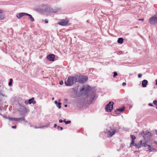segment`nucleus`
Returning a JSON list of instances; mask_svg holds the SVG:
<instances>
[{
    "instance_id": "obj_49",
    "label": "nucleus",
    "mask_w": 157,
    "mask_h": 157,
    "mask_svg": "<svg viewBox=\"0 0 157 157\" xmlns=\"http://www.w3.org/2000/svg\"><path fill=\"white\" fill-rule=\"evenodd\" d=\"M25 121V122H27V121H25H25Z\"/></svg>"
},
{
    "instance_id": "obj_8",
    "label": "nucleus",
    "mask_w": 157,
    "mask_h": 157,
    "mask_svg": "<svg viewBox=\"0 0 157 157\" xmlns=\"http://www.w3.org/2000/svg\"><path fill=\"white\" fill-rule=\"evenodd\" d=\"M88 80V78L87 76H82L80 78H79L78 79V82H81V83H84L86 82Z\"/></svg>"
},
{
    "instance_id": "obj_3",
    "label": "nucleus",
    "mask_w": 157,
    "mask_h": 157,
    "mask_svg": "<svg viewBox=\"0 0 157 157\" xmlns=\"http://www.w3.org/2000/svg\"><path fill=\"white\" fill-rule=\"evenodd\" d=\"M136 147L139 148L142 147H147V142L146 141L140 140L139 142L137 144H135Z\"/></svg>"
},
{
    "instance_id": "obj_17",
    "label": "nucleus",
    "mask_w": 157,
    "mask_h": 157,
    "mask_svg": "<svg viewBox=\"0 0 157 157\" xmlns=\"http://www.w3.org/2000/svg\"><path fill=\"white\" fill-rule=\"evenodd\" d=\"M147 133H149V132H144V131H143L141 133V134L142 135V136L144 138H146V136H145V135L147 134Z\"/></svg>"
},
{
    "instance_id": "obj_18",
    "label": "nucleus",
    "mask_w": 157,
    "mask_h": 157,
    "mask_svg": "<svg viewBox=\"0 0 157 157\" xmlns=\"http://www.w3.org/2000/svg\"><path fill=\"white\" fill-rule=\"evenodd\" d=\"M26 15L29 16V19L31 21H34V18L32 17V16L31 15L27 13V14H26Z\"/></svg>"
},
{
    "instance_id": "obj_38",
    "label": "nucleus",
    "mask_w": 157,
    "mask_h": 157,
    "mask_svg": "<svg viewBox=\"0 0 157 157\" xmlns=\"http://www.w3.org/2000/svg\"><path fill=\"white\" fill-rule=\"evenodd\" d=\"M148 105L150 106H152L153 105L152 104L149 103L148 104Z\"/></svg>"
},
{
    "instance_id": "obj_7",
    "label": "nucleus",
    "mask_w": 157,
    "mask_h": 157,
    "mask_svg": "<svg viewBox=\"0 0 157 157\" xmlns=\"http://www.w3.org/2000/svg\"><path fill=\"white\" fill-rule=\"evenodd\" d=\"M69 22V20L67 19L61 20L58 22V24L60 25L64 26L67 25Z\"/></svg>"
},
{
    "instance_id": "obj_20",
    "label": "nucleus",
    "mask_w": 157,
    "mask_h": 157,
    "mask_svg": "<svg viewBox=\"0 0 157 157\" xmlns=\"http://www.w3.org/2000/svg\"><path fill=\"white\" fill-rule=\"evenodd\" d=\"M90 96V99L92 101H93L94 100V98L95 97L94 94H92Z\"/></svg>"
},
{
    "instance_id": "obj_15",
    "label": "nucleus",
    "mask_w": 157,
    "mask_h": 157,
    "mask_svg": "<svg viewBox=\"0 0 157 157\" xmlns=\"http://www.w3.org/2000/svg\"><path fill=\"white\" fill-rule=\"evenodd\" d=\"M147 147H148V150L147 151H149V152H151L153 151V150H154L153 147L152 146L150 145H147Z\"/></svg>"
},
{
    "instance_id": "obj_24",
    "label": "nucleus",
    "mask_w": 157,
    "mask_h": 157,
    "mask_svg": "<svg viewBox=\"0 0 157 157\" xmlns=\"http://www.w3.org/2000/svg\"><path fill=\"white\" fill-rule=\"evenodd\" d=\"M61 103L60 102H59L58 104H57L56 105L57 107L59 109L61 108Z\"/></svg>"
},
{
    "instance_id": "obj_11",
    "label": "nucleus",
    "mask_w": 157,
    "mask_h": 157,
    "mask_svg": "<svg viewBox=\"0 0 157 157\" xmlns=\"http://www.w3.org/2000/svg\"><path fill=\"white\" fill-rule=\"evenodd\" d=\"M55 58V55L51 54H49L47 57V59L48 60L52 61H53L54 60Z\"/></svg>"
},
{
    "instance_id": "obj_43",
    "label": "nucleus",
    "mask_w": 157,
    "mask_h": 157,
    "mask_svg": "<svg viewBox=\"0 0 157 157\" xmlns=\"http://www.w3.org/2000/svg\"><path fill=\"white\" fill-rule=\"evenodd\" d=\"M154 143L157 144V142L156 141H154Z\"/></svg>"
},
{
    "instance_id": "obj_47",
    "label": "nucleus",
    "mask_w": 157,
    "mask_h": 157,
    "mask_svg": "<svg viewBox=\"0 0 157 157\" xmlns=\"http://www.w3.org/2000/svg\"><path fill=\"white\" fill-rule=\"evenodd\" d=\"M87 98H89L90 97L88 95H87Z\"/></svg>"
},
{
    "instance_id": "obj_31",
    "label": "nucleus",
    "mask_w": 157,
    "mask_h": 157,
    "mask_svg": "<svg viewBox=\"0 0 157 157\" xmlns=\"http://www.w3.org/2000/svg\"><path fill=\"white\" fill-rule=\"evenodd\" d=\"M142 76V74H139L138 75V77L139 78H140V77H141Z\"/></svg>"
},
{
    "instance_id": "obj_46",
    "label": "nucleus",
    "mask_w": 157,
    "mask_h": 157,
    "mask_svg": "<svg viewBox=\"0 0 157 157\" xmlns=\"http://www.w3.org/2000/svg\"><path fill=\"white\" fill-rule=\"evenodd\" d=\"M67 105H65L64 106L65 107H67Z\"/></svg>"
},
{
    "instance_id": "obj_5",
    "label": "nucleus",
    "mask_w": 157,
    "mask_h": 157,
    "mask_svg": "<svg viewBox=\"0 0 157 157\" xmlns=\"http://www.w3.org/2000/svg\"><path fill=\"white\" fill-rule=\"evenodd\" d=\"M114 103L113 101H110L106 105L105 109L106 112H110L113 109Z\"/></svg>"
},
{
    "instance_id": "obj_41",
    "label": "nucleus",
    "mask_w": 157,
    "mask_h": 157,
    "mask_svg": "<svg viewBox=\"0 0 157 157\" xmlns=\"http://www.w3.org/2000/svg\"><path fill=\"white\" fill-rule=\"evenodd\" d=\"M139 21H144V19H139Z\"/></svg>"
},
{
    "instance_id": "obj_23",
    "label": "nucleus",
    "mask_w": 157,
    "mask_h": 157,
    "mask_svg": "<svg viewBox=\"0 0 157 157\" xmlns=\"http://www.w3.org/2000/svg\"><path fill=\"white\" fill-rule=\"evenodd\" d=\"M135 140H132V142L130 144V146L131 147L132 145H134L135 144H136V143H135Z\"/></svg>"
},
{
    "instance_id": "obj_45",
    "label": "nucleus",
    "mask_w": 157,
    "mask_h": 157,
    "mask_svg": "<svg viewBox=\"0 0 157 157\" xmlns=\"http://www.w3.org/2000/svg\"><path fill=\"white\" fill-rule=\"evenodd\" d=\"M155 81H156V85H157V79Z\"/></svg>"
},
{
    "instance_id": "obj_25",
    "label": "nucleus",
    "mask_w": 157,
    "mask_h": 157,
    "mask_svg": "<svg viewBox=\"0 0 157 157\" xmlns=\"http://www.w3.org/2000/svg\"><path fill=\"white\" fill-rule=\"evenodd\" d=\"M131 137L132 139V140H135L136 138V137L133 135H131Z\"/></svg>"
},
{
    "instance_id": "obj_34",
    "label": "nucleus",
    "mask_w": 157,
    "mask_h": 157,
    "mask_svg": "<svg viewBox=\"0 0 157 157\" xmlns=\"http://www.w3.org/2000/svg\"><path fill=\"white\" fill-rule=\"evenodd\" d=\"M17 118H13V121H17Z\"/></svg>"
},
{
    "instance_id": "obj_30",
    "label": "nucleus",
    "mask_w": 157,
    "mask_h": 157,
    "mask_svg": "<svg viewBox=\"0 0 157 157\" xmlns=\"http://www.w3.org/2000/svg\"><path fill=\"white\" fill-rule=\"evenodd\" d=\"M0 94L3 97H7L6 96V95L5 94H4L2 92H0Z\"/></svg>"
},
{
    "instance_id": "obj_16",
    "label": "nucleus",
    "mask_w": 157,
    "mask_h": 157,
    "mask_svg": "<svg viewBox=\"0 0 157 157\" xmlns=\"http://www.w3.org/2000/svg\"><path fill=\"white\" fill-rule=\"evenodd\" d=\"M22 121H25V118L24 117L21 118H17V121L20 122Z\"/></svg>"
},
{
    "instance_id": "obj_2",
    "label": "nucleus",
    "mask_w": 157,
    "mask_h": 157,
    "mask_svg": "<svg viewBox=\"0 0 157 157\" xmlns=\"http://www.w3.org/2000/svg\"><path fill=\"white\" fill-rule=\"evenodd\" d=\"M116 132V130L114 128H108L105 131L106 134L108 137H111Z\"/></svg>"
},
{
    "instance_id": "obj_36",
    "label": "nucleus",
    "mask_w": 157,
    "mask_h": 157,
    "mask_svg": "<svg viewBox=\"0 0 157 157\" xmlns=\"http://www.w3.org/2000/svg\"><path fill=\"white\" fill-rule=\"evenodd\" d=\"M63 121L62 119L59 120V122L60 123H62L63 122Z\"/></svg>"
},
{
    "instance_id": "obj_52",
    "label": "nucleus",
    "mask_w": 157,
    "mask_h": 157,
    "mask_svg": "<svg viewBox=\"0 0 157 157\" xmlns=\"http://www.w3.org/2000/svg\"><path fill=\"white\" fill-rule=\"evenodd\" d=\"M156 109H157V107H156Z\"/></svg>"
},
{
    "instance_id": "obj_39",
    "label": "nucleus",
    "mask_w": 157,
    "mask_h": 157,
    "mask_svg": "<svg viewBox=\"0 0 157 157\" xmlns=\"http://www.w3.org/2000/svg\"><path fill=\"white\" fill-rule=\"evenodd\" d=\"M59 127V126H58V128ZM60 129L61 130H63V128L62 127H59Z\"/></svg>"
},
{
    "instance_id": "obj_48",
    "label": "nucleus",
    "mask_w": 157,
    "mask_h": 157,
    "mask_svg": "<svg viewBox=\"0 0 157 157\" xmlns=\"http://www.w3.org/2000/svg\"><path fill=\"white\" fill-rule=\"evenodd\" d=\"M156 134L157 135V131L155 132Z\"/></svg>"
},
{
    "instance_id": "obj_19",
    "label": "nucleus",
    "mask_w": 157,
    "mask_h": 157,
    "mask_svg": "<svg viewBox=\"0 0 157 157\" xmlns=\"http://www.w3.org/2000/svg\"><path fill=\"white\" fill-rule=\"evenodd\" d=\"M4 16L2 14V12L1 10H0V20L3 19Z\"/></svg>"
},
{
    "instance_id": "obj_28",
    "label": "nucleus",
    "mask_w": 157,
    "mask_h": 157,
    "mask_svg": "<svg viewBox=\"0 0 157 157\" xmlns=\"http://www.w3.org/2000/svg\"><path fill=\"white\" fill-rule=\"evenodd\" d=\"M64 122L66 124H70L71 122V121H64Z\"/></svg>"
},
{
    "instance_id": "obj_42",
    "label": "nucleus",
    "mask_w": 157,
    "mask_h": 157,
    "mask_svg": "<svg viewBox=\"0 0 157 157\" xmlns=\"http://www.w3.org/2000/svg\"><path fill=\"white\" fill-rule=\"evenodd\" d=\"M57 126V124H55L54 125V127L56 128Z\"/></svg>"
},
{
    "instance_id": "obj_33",
    "label": "nucleus",
    "mask_w": 157,
    "mask_h": 157,
    "mask_svg": "<svg viewBox=\"0 0 157 157\" xmlns=\"http://www.w3.org/2000/svg\"><path fill=\"white\" fill-rule=\"evenodd\" d=\"M44 22L46 23H48V21L46 19L45 20H44Z\"/></svg>"
},
{
    "instance_id": "obj_40",
    "label": "nucleus",
    "mask_w": 157,
    "mask_h": 157,
    "mask_svg": "<svg viewBox=\"0 0 157 157\" xmlns=\"http://www.w3.org/2000/svg\"><path fill=\"white\" fill-rule=\"evenodd\" d=\"M59 102H58L57 101H55V103L56 104V105H57V104H58Z\"/></svg>"
},
{
    "instance_id": "obj_9",
    "label": "nucleus",
    "mask_w": 157,
    "mask_h": 157,
    "mask_svg": "<svg viewBox=\"0 0 157 157\" xmlns=\"http://www.w3.org/2000/svg\"><path fill=\"white\" fill-rule=\"evenodd\" d=\"M25 103L26 104H36V102L34 100V98H31L28 100H25Z\"/></svg>"
},
{
    "instance_id": "obj_13",
    "label": "nucleus",
    "mask_w": 157,
    "mask_h": 157,
    "mask_svg": "<svg viewBox=\"0 0 157 157\" xmlns=\"http://www.w3.org/2000/svg\"><path fill=\"white\" fill-rule=\"evenodd\" d=\"M26 13H21L17 14V16L18 18H20L25 15H26Z\"/></svg>"
},
{
    "instance_id": "obj_4",
    "label": "nucleus",
    "mask_w": 157,
    "mask_h": 157,
    "mask_svg": "<svg viewBox=\"0 0 157 157\" xmlns=\"http://www.w3.org/2000/svg\"><path fill=\"white\" fill-rule=\"evenodd\" d=\"M90 90V87L89 86H84L82 88L81 90L80 93L81 94H84L86 95V94L89 93Z\"/></svg>"
},
{
    "instance_id": "obj_1",
    "label": "nucleus",
    "mask_w": 157,
    "mask_h": 157,
    "mask_svg": "<svg viewBox=\"0 0 157 157\" xmlns=\"http://www.w3.org/2000/svg\"><path fill=\"white\" fill-rule=\"evenodd\" d=\"M77 81L78 79L77 77L69 76L67 80H65V83L67 86H69L74 84Z\"/></svg>"
},
{
    "instance_id": "obj_14",
    "label": "nucleus",
    "mask_w": 157,
    "mask_h": 157,
    "mask_svg": "<svg viewBox=\"0 0 157 157\" xmlns=\"http://www.w3.org/2000/svg\"><path fill=\"white\" fill-rule=\"evenodd\" d=\"M148 81L146 80H144L142 82V86L144 87H145L147 86Z\"/></svg>"
},
{
    "instance_id": "obj_35",
    "label": "nucleus",
    "mask_w": 157,
    "mask_h": 157,
    "mask_svg": "<svg viewBox=\"0 0 157 157\" xmlns=\"http://www.w3.org/2000/svg\"><path fill=\"white\" fill-rule=\"evenodd\" d=\"M16 128V125L13 126H12V128Z\"/></svg>"
},
{
    "instance_id": "obj_21",
    "label": "nucleus",
    "mask_w": 157,
    "mask_h": 157,
    "mask_svg": "<svg viewBox=\"0 0 157 157\" xmlns=\"http://www.w3.org/2000/svg\"><path fill=\"white\" fill-rule=\"evenodd\" d=\"M12 82H13L12 79V78L10 79L9 82L8 84V85L9 86H12Z\"/></svg>"
},
{
    "instance_id": "obj_53",
    "label": "nucleus",
    "mask_w": 157,
    "mask_h": 157,
    "mask_svg": "<svg viewBox=\"0 0 157 157\" xmlns=\"http://www.w3.org/2000/svg\"><path fill=\"white\" fill-rule=\"evenodd\" d=\"M1 87V86L0 85V87Z\"/></svg>"
},
{
    "instance_id": "obj_10",
    "label": "nucleus",
    "mask_w": 157,
    "mask_h": 157,
    "mask_svg": "<svg viewBox=\"0 0 157 157\" xmlns=\"http://www.w3.org/2000/svg\"><path fill=\"white\" fill-rule=\"evenodd\" d=\"M21 109H22V110L21 111H20L21 114V115H24V114L25 113H26L27 112V109L24 106H22Z\"/></svg>"
},
{
    "instance_id": "obj_22",
    "label": "nucleus",
    "mask_w": 157,
    "mask_h": 157,
    "mask_svg": "<svg viewBox=\"0 0 157 157\" xmlns=\"http://www.w3.org/2000/svg\"><path fill=\"white\" fill-rule=\"evenodd\" d=\"M5 118L6 119H8L9 121H13V118L11 117H5Z\"/></svg>"
},
{
    "instance_id": "obj_12",
    "label": "nucleus",
    "mask_w": 157,
    "mask_h": 157,
    "mask_svg": "<svg viewBox=\"0 0 157 157\" xmlns=\"http://www.w3.org/2000/svg\"><path fill=\"white\" fill-rule=\"evenodd\" d=\"M124 107L122 108L117 109L115 110V112L116 114H119L121 112H123L124 111Z\"/></svg>"
},
{
    "instance_id": "obj_26",
    "label": "nucleus",
    "mask_w": 157,
    "mask_h": 157,
    "mask_svg": "<svg viewBox=\"0 0 157 157\" xmlns=\"http://www.w3.org/2000/svg\"><path fill=\"white\" fill-rule=\"evenodd\" d=\"M123 40H117V42L119 43L122 44L123 43Z\"/></svg>"
},
{
    "instance_id": "obj_29",
    "label": "nucleus",
    "mask_w": 157,
    "mask_h": 157,
    "mask_svg": "<svg viewBox=\"0 0 157 157\" xmlns=\"http://www.w3.org/2000/svg\"><path fill=\"white\" fill-rule=\"evenodd\" d=\"M117 75V74L116 72H114V75H113V77L114 78H115L116 76Z\"/></svg>"
},
{
    "instance_id": "obj_51",
    "label": "nucleus",
    "mask_w": 157,
    "mask_h": 157,
    "mask_svg": "<svg viewBox=\"0 0 157 157\" xmlns=\"http://www.w3.org/2000/svg\"><path fill=\"white\" fill-rule=\"evenodd\" d=\"M0 115H2V114H1L0 113Z\"/></svg>"
},
{
    "instance_id": "obj_27",
    "label": "nucleus",
    "mask_w": 157,
    "mask_h": 157,
    "mask_svg": "<svg viewBox=\"0 0 157 157\" xmlns=\"http://www.w3.org/2000/svg\"><path fill=\"white\" fill-rule=\"evenodd\" d=\"M153 103L154 105L157 106V101L156 100H154Z\"/></svg>"
},
{
    "instance_id": "obj_37",
    "label": "nucleus",
    "mask_w": 157,
    "mask_h": 157,
    "mask_svg": "<svg viewBox=\"0 0 157 157\" xmlns=\"http://www.w3.org/2000/svg\"><path fill=\"white\" fill-rule=\"evenodd\" d=\"M126 85V83L125 82H124L122 83V85L123 86H125Z\"/></svg>"
},
{
    "instance_id": "obj_50",
    "label": "nucleus",
    "mask_w": 157,
    "mask_h": 157,
    "mask_svg": "<svg viewBox=\"0 0 157 157\" xmlns=\"http://www.w3.org/2000/svg\"><path fill=\"white\" fill-rule=\"evenodd\" d=\"M63 121L64 122V121H65V120H63Z\"/></svg>"
},
{
    "instance_id": "obj_44",
    "label": "nucleus",
    "mask_w": 157,
    "mask_h": 157,
    "mask_svg": "<svg viewBox=\"0 0 157 157\" xmlns=\"http://www.w3.org/2000/svg\"><path fill=\"white\" fill-rule=\"evenodd\" d=\"M118 39H123L122 38H118Z\"/></svg>"
},
{
    "instance_id": "obj_32",
    "label": "nucleus",
    "mask_w": 157,
    "mask_h": 157,
    "mask_svg": "<svg viewBox=\"0 0 157 157\" xmlns=\"http://www.w3.org/2000/svg\"><path fill=\"white\" fill-rule=\"evenodd\" d=\"M63 81H60V82H59L60 84L61 85H63Z\"/></svg>"
},
{
    "instance_id": "obj_6",
    "label": "nucleus",
    "mask_w": 157,
    "mask_h": 157,
    "mask_svg": "<svg viewBox=\"0 0 157 157\" xmlns=\"http://www.w3.org/2000/svg\"><path fill=\"white\" fill-rule=\"evenodd\" d=\"M149 22L151 24H157V14L150 18Z\"/></svg>"
}]
</instances>
